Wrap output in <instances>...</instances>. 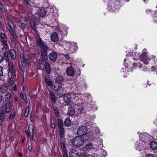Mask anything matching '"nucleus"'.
I'll return each instance as SVG.
<instances>
[{"instance_id":"nucleus-1","label":"nucleus","mask_w":157,"mask_h":157,"mask_svg":"<svg viewBox=\"0 0 157 157\" xmlns=\"http://www.w3.org/2000/svg\"><path fill=\"white\" fill-rule=\"evenodd\" d=\"M37 43L40 48L41 56L42 59L44 60H46L48 59L47 53L48 49V46L40 38L38 39Z\"/></svg>"},{"instance_id":"nucleus-2","label":"nucleus","mask_w":157,"mask_h":157,"mask_svg":"<svg viewBox=\"0 0 157 157\" xmlns=\"http://www.w3.org/2000/svg\"><path fill=\"white\" fill-rule=\"evenodd\" d=\"M8 76L10 79L8 82V85L11 86L13 83L16 77V75L13 65L11 63H9Z\"/></svg>"},{"instance_id":"nucleus-3","label":"nucleus","mask_w":157,"mask_h":157,"mask_svg":"<svg viewBox=\"0 0 157 157\" xmlns=\"http://www.w3.org/2000/svg\"><path fill=\"white\" fill-rule=\"evenodd\" d=\"M148 52H144L140 55V58L141 60L145 64H147L149 63V61H148V60H150L151 59H154L155 62H156V59L155 60V57L153 55L149 56H147Z\"/></svg>"},{"instance_id":"nucleus-4","label":"nucleus","mask_w":157,"mask_h":157,"mask_svg":"<svg viewBox=\"0 0 157 157\" xmlns=\"http://www.w3.org/2000/svg\"><path fill=\"white\" fill-rule=\"evenodd\" d=\"M62 84H54L53 86V89L55 91L56 94L59 97L63 95L64 92V89L62 87Z\"/></svg>"},{"instance_id":"nucleus-5","label":"nucleus","mask_w":157,"mask_h":157,"mask_svg":"<svg viewBox=\"0 0 157 157\" xmlns=\"http://www.w3.org/2000/svg\"><path fill=\"white\" fill-rule=\"evenodd\" d=\"M84 141V139L82 137L76 136L73 139L72 144L75 147H80L83 144Z\"/></svg>"},{"instance_id":"nucleus-6","label":"nucleus","mask_w":157,"mask_h":157,"mask_svg":"<svg viewBox=\"0 0 157 157\" xmlns=\"http://www.w3.org/2000/svg\"><path fill=\"white\" fill-rule=\"evenodd\" d=\"M20 58L21 61V64L23 67H25L27 64H29L31 61L30 59L28 58H25L23 54H20Z\"/></svg>"},{"instance_id":"nucleus-7","label":"nucleus","mask_w":157,"mask_h":157,"mask_svg":"<svg viewBox=\"0 0 157 157\" xmlns=\"http://www.w3.org/2000/svg\"><path fill=\"white\" fill-rule=\"evenodd\" d=\"M87 132V129L86 127L82 126L78 129L77 133L78 135L80 136L85 135Z\"/></svg>"},{"instance_id":"nucleus-8","label":"nucleus","mask_w":157,"mask_h":157,"mask_svg":"<svg viewBox=\"0 0 157 157\" xmlns=\"http://www.w3.org/2000/svg\"><path fill=\"white\" fill-rule=\"evenodd\" d=\"M57 57L56 53L54 52L50 53L49 55V58L51 61L55 62L56 61Z\"/></svg>"},{"instance_id":"nucleus-9","label":"nucleus","mask_w":157,"mask_h":157,"mask_svg":"<svg viewBox=\"0 0 157 157\" xmlns=\"http://www.w3.org/2000/svg\"><path fill=\"white\" fill-rule=\"evenodd\" d=\"M98 147V146L96 144L95 145L91 143L88 144L86 145L84 149L86 150H90L91 149H96Z\"/></svg>"},{"instance_id":"nucleus-10","label":"nucleus","mask_w":157,"mask_h":157,"mask_svg":"<svg viewBox=\"0 0 157 157\" xmlns=\"http://www.w3.org/2000/svg\"><path fill=\"white\" fill-rule=\"evenodd\" d=\"M46 11L44 8L40 9L37 12L38 16L40 17H44L46 15Z\"/></svg>"},{"instance_id":"nucleus-11","label":"nucleus","mask_w":157,"mask_h":157,"mask_svg":"<svg viewBox=\"0 0 157 157\" xmlns=\"http://www.w3.org/2000/svg\"><path fill=\"white\" fill-rule=\"evenodd\" d=\"M75 71L71 67H68L66 69V73L67 75L72 76L75 74Z\"/></svg>"},{"instance_id":"nucleus-12","label":"nucleus","mask_w":157,"mask_h":157,"mask_svg":"<svg viewBox=\"0 0 157 157\" xmlns=\"http://www.w3.org/2000/svg\"><path fill=\"white\" fill-rule=\"evenodd\" d=\"M70 157H78V153L77 151L75 149H71L69 152Z\"/></svg>"},{"instance_id":"nucleus-13","label":"nucleus","mask_w":157,"mask_h":157,"mask_svg":"<svg viewBox=\"0 0 157 157\" xmlns=\"http://www.w3.org/2000/svg\"><path fill=\"white\" fill-rule=\"evenodd\" d=\"M64 80V78L63 76L59 75L57 76L55 79V82L54 84H62V82Z\"/></svg>"},{"instance_id":"nucleus-14","label":"nucleus","mask_w":157,"mask_h":157,"mask_svg":"<svg viewBox=\"0 0 157 157\" xmlns=\"http://www.w3.org/2000/svg\"><path fill=\"white\" fill-rule=\"evenodd\" d=\"M51 40L54 42L57 41L58 40V34L56 33H52L51 35Z\"/></svg>"},{"instance_id":"nucleus-15","label":"nucleus","mask_w":157,"mask_h":157,"mask_svg":"<svg viewBox=\"0 0 157 157\" xmlns=\"http://www.w3.org/2000/svg\"><path fill=\"white\" fill-rule=\"evenodd\" d=\"M148 135L147 133H144L140 135V140L143 141H145L148 139Z\"/></svg>"},{"instance_id":"nucleus-16","label":"nucleus","mask_w":157,"mask_h":157,"mask_svg":"<svg viewBox=\"0 0 157 157\" xmlns=\"http://www.w3.org/2000/svg\"><path fill=\"white\" fill-rule=\"evenodd\" d=\"M65 139H64L63 140H62V139H60V145L63 152H65V151H66L65 147Z\"/></svg>"},{"instance_id":"nucleus-17","label":"nucleus","mask_w":157,"mask_h":157,"mask_svg":"<svg viewBox=\"0 0 157 157\" xmlns=\"http://www.w3.org/2000/svg\"><path fill=\"white\" fill-rule=\"evenodd\" d=\"M64 101L67 104H68L71 102V97L68 94H66L64 97Z\"/></svg>"},{"instance_id":"nucleus-18","label":"nucleus","mask_w":157,"mask_h":157,"mask_svg":"<svg viewBox=\"0 0 157 157\" xmlns=\"http://www.w3.org/2000/svg\"><path fill=\"white\" fill-rule=\"evenodd\" d=\"M44 67L46 73L48 74H49L50 72L51 68L48 63L47 62L45 63L44 64Z\"/></svg>"},{"instance_id":"nucleus-19","label":"nucleus","mask_w":157,"mask_h":157,"mask_svg":"<svg viewBox=\"0 0 157 157\" xmlns=\"http://www.w3.org/2000/svg\"><path fill=\"white\" fill-rule=\"evenodd\" d=\"M75 111L74 109L72 107H70L68 111V114L71 116H72L75 114Z\"/></svg>"},{"instance_id":"nucleus-20","label":"nucleus","mask_w":157,"mask_h":157,"mask_svg":"<svg viewBox=\"0 0 157 157\" xmlns=\"http://www.w3.org/2000/svg\"><path fill=\"white\" fill-rule=\"evenodd\" d=\"M10 56L11 58L13 60L15 59L16 58V53L15 51L13 49H11L10 51Z\"/></svg>"},{"instance_id":"nucleus-21","label":"nucleus","mask_w":157,"mask_h":157,"mask_svg":"<svg viewBox=\"0 0 157 157\" xmlns=\"http://www.w3.org/2000/svg\"><path fill=\"white\" fill-rule=\"evenodd\" d=\"M10 103L9 101H8L6 104V113H9L10 111Z\"/></svg>"},{"instance_id":"nucleus-22","label":"nucleus","mask_w":157,"mask_h":157,"mask_svg":"<svg viewBox=\"0 0 157 157\" xmlns=\"http://www.w3.org/2000/svg\"><path fill=\"white\" fill-rule=\"evenodd\" d=\"M150 147L152 149H157V142L155 141H152L150 144Z\"/></svg>"},{"instance_id":"nucleus-23","label":"nucleus","mask_w":157,"mask_h":157,"mask_svg":"<svg viewBox=\"0 0 157 157\" xmlns=\"http://www.w3.org/2000/svg\"><path fill=\"white\" fill-rule=\"evenodd\" d=\"M60 129V139L63 140L64 137V129L63 128H59Z\"/></svg>"},{"instance_id":"nucleus-24","label":"nucleus","mask_w":157,"mask_h":157,"mask_svg":"<svg viewBox=\"0 0 157 157\" xmlns=\"http://www.w3.org/2000/svg\"><path fill=\"white\" fill-rule=\"evenodd\" d=\"M30 24L31 25L32 28V29L35 31H36V22L34 21L31 20L30 21Z\"/></svg>"},{"instance_id":"nucleus-25","label":"nucleus","mask_w":157,"mask_h":157,"mask_svg":"<svg viewBox=\"0 0 157 157\" xmlns=\"http://www.w3.org/2000/svg\"><path fill=\"white\" fill-rule=\"evenodd\" d=\"M28 130L29 133L32 136H33L34 132V129L33 126L32 124H30L28 127Z\"/></svg>"},{"instance_id":"nucleus-26","label":"nucleus","mask_w":157,"mask_h":157,"mask_svg":"<svg viewBox=\"0 0 157 157\" xmlns=\"http://www.w3.org/2000/svg\"><path fill=\"white\" fill-rule=\"evenodd\" d=\"M64 124L66 126H68L71 125V121L69 118L68 117L66 118L64 122Z\"/></svg>"},{"instance_id":"nucleus-27","label":"nucleus","mask_w":157,"mask_h":157,"mask_svg":"<svg viewBox=\"0 0 157 157\" xmlns=\"http://www.w3.org/2000/svg\"><path fill=\"white\" fill-rule=\"evenodd\" d=\"M53 109L56 116L57 117H59L60 116V113L58 108L56 106H54Z\"/></svg>"},{"instance_id":"nucleus-28","label":"nucleus","mask_w":157,"mask_h":157,"mask_svg":"<svg viewBox=\"0 0 157 157\" xmlns=\"http://www.w3.org/2000/svg\"><path fill=\"white\" fill-rule=\"evenodd\" d=\"M5 114L4 110H2L0 114V120L3 121L5 118Z\"/></svg>"},{"instance_id":"nucleus-29","label":"nucleus","mask_w":157,"mask_h":157,"mask_svg":"<svg viewBox=\"0 0 157 157\" xmlns=\"http://www.w3.org/2000/svg\"><path fill=\"white\" fill-rule=\"evenodd\" d=\"M57 121L59 128H63L62 127L63 126V120L59 118H58Z\"/></svg>"},{"instance_id":"nucleus-30","label":"nucleus","mask_w":157,"mask_h":157,"mask_svg":"<svg viewBox=\"0 0 157 157\" xmlns=\"http://www.w3.org/2000/svg\"><path fill=\"white\" fill-rule=\"evenodd\" d=\"M29 108L28 106L26 107L25 109V113L24 114V117H27L29 114Z\"/></svg>"},{"instance_id":"nucleus-31","label":"nucleus","mask_w":157,"mask_h":157,"mask_svg":"<svg viewBox=\"0 0 157 157\" xmlns=\"http://www.w3.org/2000/svg\"><path fill=\"white\" fill-rule=\"evenodd\" d=\"M0 91L2 93H6L7 91V87L4 86H2L0 87Z\"/></svg>"},{"instance_id":"nucleus-32","label":"nucleus","mask_w":157,"mask_h":157,"mask_svg":"<svg viewBox=\"0 0 157 157\" xmlns=\"http://www.w3.org/2000/svg\"><path fill=\"white\" fill-rule=\"evenodd\" d=\"M142 144V143H140L139 144H136V147L137 150L139 151L141 150L144 148V146Z\"/></svg>"},{"instance_id":"nucleus-33","label":"nucleus","mask_w":157,"mask_h":157,"mask_svg":"<svg viewBox=\"0 0 157 157\" xmlns=\"http://www.w3.org/2000/svg\"><path fill=\"white\" fill-rule=\"evenodd\" d=\"M45 81L47 83V84L49 86H52L53 82L49 79L48 78H46Z\"/></svg>"},{"instance_id":"nucleus-34","label":"nucleus","mask_w":157,"mask_h":157,"mask_svg":"<svg viewBox=\"0 0 157 157\" xmlns=\"http://www.w3.org/2000/svg\"><path fill=\"white\" fill-rule=\"evenodd\" d=\"M1 43L6 49L8 48V47L7 45V43L6 41L4 40H2L1 41Z\"/></svg>"},{"instance_id":"nucleus-35","label":"nucleus","mask_w":157,"mask_h":157,"mask_svg":"<svg viewBox=\"0 0 157 157\" xmlns=\"http://www.w3.org/2000/svg\"><path fill=\"white\" fill-rule=\"evenodd\" d=\"M68 43L70 44H73V48H74V49L75 50H77L78 49V46L75 43H74V42H71L70 41H68Z\"/></svg>"},{"instance_id":"nucleus-36","label":"nucleus","mask_w":157,"mask_h":157,"mask_svg":"<svg viewBox=\"0 0 157 157\" xmlns=\"http://www.w3.org/2000/svg\"><path fill=\"white\" fill-rule=\"evenodd\" d=\"M14 27L13 23H10L8 25V29L9 30H13Z\"/></svg>"},{"instance_id":"nucleus-37","label":"nucleus","mask_w":157,"mask_h":157,"mask_svg":"<svg viewBox=\"0 0 157 157\" xmlns=\"http://www.w3.org/2000/svg\"><path fill=\"white\" fill-rule=\"evenodd\" d=\"M4 57L5 59V60L6 61H8V56L7 52H4Z\"/></svg>"},{"instance_id":"nucleus-38","label":"nucleus","mask_w":157,"mask_h":157,"mask_svg":"<svg viewBox=\"0 0 157 157\" xmlns=\"http://www.w3.org/2000/svg\"><path fill=\"white\" fill-rule=\"evenodd\" d=\"M11 94L10 93H7L5 95V99L6 100H9L11 97Z\"/></svg>"},{"instance_id":"nucleus-39","label":"nucleus","mask_w":157,"mask_h":157,"mask_svg":"<svg viewBox=\"0 0 157 157\" xmlns=\"http://www.w3.org/2000/svg\"><path fill=\"white\" fill-rule=\"evenodd\" d=\"M0 9L2 11L3 13L6 12V10L4 7V6L2 5V3L0 2Z\"/></svg>"},{"instance_id":"nucleus-40","label":"nucleus","mask_w":157,"mask_h":157,"mask_svg":"<svg viewBox=\"0 0 157 157\" xmlns=\"http://www.w3.org/2000/svg\"><path fill=\"white\" fill-rule=\"evenodd\" d=\"M89 156H87L86 153L84 152H82L80 153L78 157H88ZM92 157H94L93 156Z\"/></svg>"},{"instance_id":"nucleus-41","label":"nucleus","mask_w":157,"mask_h":157,"mask_svg":"<svg viewBox=\"0 0 157 157\" xmlns=\"http://www.w3.org/2000/svg\"><path fill=\"white\" fill-rule=\"evenodd\" d=\"M0 36L1 38L3 40H4L6 38V35L5 34L3 33H0Z\"/></svg>"},{"instance_id":"nucleus-42","label":"nucleus","mask_w":157,"mask_h":157,"mask_svg":"<svg viewBox=\"0 0 157 157\" xmlns=\"http://www.w3.org/2000/svg\"><path fill=\"white\" fill-rule=\"evenodd\" d=\"M15 114V112H12L11 113L9 117V119H12L14 116Z\"/></svg>"},{"instance_id":"nucleus-43","label":"nucleus","mask_w":157,"mask_h":157,"mask_svg":"<svg viewBox=\"0 0 157 157\" xmlns=\"http://www.w3.org/2000/svg\"><path fill=\"white\" fill-rule=\"evenodd\" d=\"M101 154H100V156H101V155H102V156H103L104 157H105V155H106V152L104 150H101Z\"/></svg>"},{"instance_id":"nucleus-44","label":"nucleus","mask_w":157,"mask_h":157,"mask_svg":"<svg viewBox=\"0 0 157 157\" xmlns=\"http://www.w3.org/2000/svg\"><path fill=\"white\" fill-rule=\"evenodd\" d=\"M26 26V25L24 23H22L21 24V28L22 30H23L25 28Z\"/></svg>"},{"instance_id":"nucleus-45","label":"nucleus","mask_w":157,"mask_h":157,"mask_svg":"<svg viewBox=\"0 0 157 157\" xmlns=\"http://www.w3.org/2000/svg\"><path fill=\"white\" fill-rule=\"evenodd\" d=\"M75 95V96L74 98L76 99V100H77V99H78L79 98V96H80V95H79L78 94H74V93L73 94H72V95Z\"/></svg>"},{"instance_id":"nucleus-46","label":"nucleus","mask_w":157,"mask_h":157,"mask_svg":"<svg viewBox=\"0 0 157 157\" xmlns=\"http://www.w3.org/2000/svg\"><path fill=\"white\" fill-rule=\"evenodd\" d=\"M51 98V99H52V101L53 103H55L56 102V98H55V95H54L53 96H52Z\"/></svg>"},{"instance_id":"nucleus-47","label":"nucleus","mask_w":157,"mask_h":157,"mask_svg":"<svg viewBox=\"0 0 157 157\" xmlns=\"http://www.w3.org/2000/svg\"><path fill=\"white\" fill-rule=\"evenodd\" d=\"M29 0H24V3L27 6H28L29 5Z\"/></svg>"},{"instance_id":"nucleus-48","label":"nucleus","mask_w":157,"mask_h":157,"mask_svg":"<svg viewBox=\"0 0 157 157\" xmlns=\"http://www.w3.org/2000/svg\"><path fill=\"white\" fill-rule=\"evenodd\" d=\"M3 73V69L0 66V76L2 75Z\"/></svg>"},{"instance_id":"nucleus-49","label":"nucleus","mask_w":157,"mask_h":157,"mask_svg":"<svg viewBox=\"0 0 157 157\" xmlns=\"http://www.w3.org/2000/svg\"><path fill=\"white\" fill-rule=\"evenodd\" d=\"M25 133L29 137H30V136H31V134L29 133V130H25Z\"/></svg>"},{"instance_id":"nucleus-50","label":"nucleus","mask_w":157,"mask_h":157,"mask_svg":"<svg viewBox=\"0 0 157 157\" xmlns=\"http://www.w3.org/2000/svg\"><path fill=\"white\" fill-rule=\"evenodd\" d=\"M63 152V157H68L67 154V151H65V152Z\"/></svg>"},{"instance_id":"nucleus-51","label":"nucleus","mask_w":157,"mask_h":157,"mask_svg":"<svg viewBox=\"0 0 157 157\" xmlns=\"http://www.w3.org/2000/svg\"><path fill=\"white\" fill-rule=\"evenodd\" d=\"M146 157H156L154 155L152 154H149L147 155Z\"/></svg>"},{"instance_id":"nucleus-52","label":"nucleus","mask_w":157,"mask_h":157,"mask_svg":"<svg viewBox=\"0 0 157 157\" xmlns=\"http://www.w3.org/2000/svg\"><path fill=\"white\" fill-rule=\"evenodd\" d=\"M7 19L8 22V24H10V23H13L12 21L10 19H9L8 17H7Z\"/></svg>"},{"instance_id":"nucleus-53","label":"nucleus","mask_w":157,"mask_h":157,"mask_svg":"<svg viewBox=\"0 0 157 157\" xmlns=\"http://www.w3.org/2000/svg\"><path fill=\"white\" fill-rule=\"evenodd\" d=\"M49 94L50 95L51 97L52 96L55 95L54 93L52 91H49Z\"/></svg>"},{"instance_id":"nucleus-54","label":"nucleus","mask_w":157,"mask_h":157,"mask_svg":"<svg viewBox=\"0 0 157 157\" xmlns=\"http://www.w3.org/2000/svg\"><path fill=\"white\" fill-rule=\"evenodd\" d=\"M3 60V58L2 56L0 55V63L2 62Z\"/></svg>"},{"instance_id":"nucleus-55","label":"nucleus","mask_w":157,"mask_h":157,"mask_svg":"<svg viewBox=\"0 0 157 157\" xmlns=\"http://www.w3.org/2000/svg\"><path fill=\"white\" fill-rule=\"evenodd\" d=\"M155 70V67L154 66H152L151 67V71H154Z\"/></svg>"},{"instance_id":"nucleus-56","label":"nucleus","mask_w":157,"mask_h":157,"mask_svg":"<svg viewBox=\"0 0 157 157\" xmlns=\"http://www.w3.org/2000/svg\"><path fill=\"white\" fill-rule=\"evenodd\" d=\"M20 97L22 99H23L24 98V95L23 93H21L20 94Z\"/></svg>"},{"instance_id":"nucleus-57","label":"nucleus","mask_w":157,"mask_h":157,"mask_svg":"<svg viewBox=\"0 0 157 157\" xmlns=\"http://www.w3.org/2000/svg\"><path fill=\"white\" fill-rule=\"evenodd\" d=\"M10 32V33L11 35L13 36H14V33L13 31V30H9Z\"/></svg>"},{"instance_id":"nucleus-58","label":"nucleus","mask_w":157,"mask_h":157,"mask_svg":"<svg viewBox=\"0 0 157 157\" xmlns=\"http://www.w3.org/2000/svg\"><path fill=\"white\" fill-rule=\"evenodd\" d=\"M55 124H54V123H52L51 124V127L52 128H54L55 127Z\"/></svg>"},{"instance_id":"nucleus-59","label":"nucleus","mask_w":157,"mask_h":157,"mask_svg":"<svg viewBox=\"0 0 157 157\" xmlns=\"http://www.w3.org/2000/svg\"><path fill=\"white\" fill-rule=\"evenodd\" d=\"M28 150H29L30 151H31L32 150V147L30 146H28Z\"/></svg>"},{"instance_id":"nucleus-60","label":"nucleus","mask_w":157,"mask_h":157,"mask_svg":"<svg viewBox=\"0 0 157 157\" xmlns=\"http://www.w3.org/2000/svg\"><path fill=\"white\" fill-rule=\"evenodd\" d=\"M13 90L14 91H17V88H16V85H14L13 87Z\"/></svg>"},{"instance_id":"nucleus-61","label":"nucleus","mask_w":157,"mask_h":157,"mask_svg":"<svg viewBox=\"0 0 157 157\" xmlns=\"http://www.w3.org/2000/svg\"><path fill=\"white\" fill-rule=\"evenodd\" d=\"M146 12L147 13H151V11L150 10H147Z\"/></svg>"},{"instance_id":"nucleus-62","label":"nucleus","mask_w":157,"mask_h":157,"mask_svg":"<svg viewBox=\"0 0 157 157\" xmlns=\"http://www.w3.org/2000/svg\"><path fill=\"white\" fill-rule=\"evenodd\" d=\"M30 118L31 121H33V118L32 115H30Z\"/></svg>"},{"instance_id":"nucleus-63","label":"nucleus","mask_w":157,"mask_h":157,"mask_svg":"<svg viewBox=\"0 0 157 157\" xmlns=\"http://www.w3.org/2000/svg\"><path fill=\"white\" fill-rule=\"evenodd\" d=\"M29 95L30 97H31L33 95V93L31 92H30L29 93Z\"/></svg>"},{"instance_id":"nucleus-64","label":"nucleus","mask_w":157,"mask_h":157,"mask_svg":"<svg viewBox=\"0 0 157 157\" xmlns=\"http://www.w3.org/2000/svg\"><path fill=\"white\" fill-rule=\"evenodd\" d=\"M135 55L137 57H140V56L139 55V54L137 53H136V52L135 53Z\"/></svg>"}]
</instances>
